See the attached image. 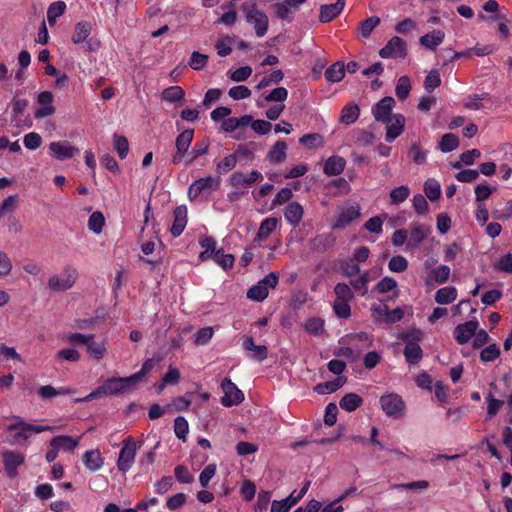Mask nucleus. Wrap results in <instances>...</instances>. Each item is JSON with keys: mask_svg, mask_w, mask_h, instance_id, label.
Wrapping results in <instances>:
<instances>
[{"mask_svg": "<svg viewBox=\"0 0 512 512\" xmlns=\"http://www.w3.org/2000/svg\"><path fill=\"white\" fill-rule=\"evenodd\" d=\"M262 179V174L257 170L251 171L248 175L237 171L230 176L229 183L234 187L241 188L250 186L255 182L261 181Z\"/></svg>", "mask_w": 512, "mask_h": 512, "instance_id": "nucleus-19", "label": "nucleus"}, {"mask_svg": "<svg viewBox=\"0 0 512 512\" xmlns=\"http://www.w3.org/2000/svg\"><path fill=\"white\" fill-rule=\"evenodd\" d=\"M2 457L4 468L8 477L15 478L18 474L17 468L21 466L25 461L24 455L19 452L7 450L2 453Z\"/></svg>", "mask_w": 512, "mask_h": 512, "instance_id": "nucleus-15", "label": "nucleus"}, {"mask_svg": "<svg viewBox=\"0 0 512 512\" xmlns=\"http://www.w3.org/2000/svg\"><path fill=\"white\" fill-rule=\"evenodd\" d=\"M424 192L429 200L436 201L441 195L440 184L435 179H428L424 184Z\"/></svg>", "mask_w": 512, "mask_h": 512, "instance_id": "nucleus-49", "label": "nucleus"}, {"mask_svg": "<svg viewBox=\"0 0 512 512\" xmlns=\"http://www.w3.org/2000/svg\"><path fill=\"white\" fill-rule=\"evenodd\" d=\"M459 138L453 133H446L441 137L439 142V149L448 153L459 147Z\"/></svg>", "mask_w": 512, "mask_h": 512, "instance_id": "nucleus-43", "label": "nucleus"}, {"mask_svg": "<svg viewBox=\"0 0 512 512\" xmlns=\"http://www.w3.org/2000/svg\"><path fill=\"white\" fill-rule=\"evenodd\" d=\"M299 142L308 149H316L324 145L323 137L319 133L305 134L299 139Z\"/></svg>", "mask_w": 512, "mask_h": 512, "instance_id": "nucleus-45", "label": "nucleus"}, {"mask_svg": "<svg viewBox=\"0 0 512 512\" xmlns=\"http://www.w3.org/2000/svg\"><path fill=\"white\" fill-rule=\"evenodd\" d=\"M193 136V129H187L177 136L175 141L177 151L172 157L173 164H179L184 160V157L188 153V149L193 141Z\"/></svg>", "mask_w": 512, "mask_h": 512, "instance_id": "nucleus-12", "label": "nucleus"}, {"mask_svg": "<svg viewBox=\"0 0 512 512\" xmlns=\"http://www.w3.org/2000/svg\"><path fill=\"white\" fill-rule=\"evenodd\" d=\"M284 78V74L281 70H274L269 75L263 77L260 82L256 85V90H261L263 88L268 87L271 84H277L282 81Z\"/></svg>", "mask_w": 512, "mask_h": 512, "instance_id": "nucleus-52", "label": "nucleus"}, {"mask_svg": "<svg viewBox=\"0 0 512 512\" xmlns=\"http://www.w3.org/2000/svg\"><path fill=\"white\" fill-rule=\"evenodd\" d=\"M278 226V219L276 217L265 218L258 229L256 234L257 240H265L273 233Z\"/></svg>", "mask_w": 512, "mask_h": 512, "instance_id": "nucleus-34", "label": "nucleus"}, {"mask_svg": "<svg viewBox=\"0 0 512 512\" xmlns=\"http://www.w3.org/2000/svg\"><path fill=\"white\" fill-rule=\"evenodd\" d=\"M345 165L346 161L343 157L331 156L326 160L323 171L328 176H336L344 171Z\"/></svg>", "mask_w": 512, "mask_h": 512, "instance_id": "nucleus-28", "label": "nucleus"}, {"mask_svg": "<svg viewBox=\"0 0 512 512\" xmlns=\"http://www.w3.org/2000/svg\"><path fill=\"white\" fill-rule=\"evenodd\" d=\"M345 381L342 378H337L332 381L319 383L314 387V391L318 394H330L344 385Z\"/></svg>", "mask_w": 512, "mask_h": 512, "instance_id": "nucleus-41", "label": "nucleus"}, {"mask_svg": "<svg viewBox=\"0 0 512 512\" xmlns=\"http://www.w3.org/2000/svg\"><path fill=\"white\" fill-rule=\"evenodd\" d=\"M388 268L392 272H404L408 268V261L401 255L393 256L388 263Z\"/></svg>", "mask_w": 512, "mask_h": 512, "instance_id": "nucleus-64", "label": "nucleus"}, {"mask_svg": "<svg viewBox=\"0 0 512 512\" xmlns=\"http://www.w3.org/2000/svg\"><path fill=\"white\" fill-rule=\"evenodd\" d=\"M86 347L90 355L97 360L102 359L106 353L105 343L96 341L94 335H91Z\"/></svg>", "mask_w": 512, "mask_h": 512, "instance_id": "nucleus-42", "label": "nucleus"}, {"mask_svg": "<svg viewBox=\"0 0 512 512\" xmlns=\"http://www.w3.org/2000/svg\"><path fill=\"white\" fill-rule=\"evenodd\" d=\"M37 103L41 107L35 111V118L41 119L55 113V107L53 106V94L50 91H43L39 93Z\"/></svg>", "mask_w": 512, "mask_h": 512, "instance_id": "nucleus-17", "label": "nucleus"}, {"mask_svg": "<svg viewBox=\"0 0 512 512\" xmlns=\"http://www.w3.org/2000/svg\"><path fill=\"white\" fill-rule=\"evenodd\" d=\"M219 186V179L211 176L200 178L192 182L188 188V197L190 200H195L202 194H210Z\"/></svg>", "mask_w": 512, "mask_h": 512, "instance_id": "nucleus-9", "label": "nucleus"}, {"mask_svg": "<svg viewBox=\"0 0 512 512\" xmlns=\"http://www.w3.org/2000/svg\"><path fill=\"white\" fill-rule=\"evenodd\" d=\"M411 83L408 76H401L396 84L395 93L400 100H405L410 93Z\"/></svg>", "mask_w": 512, "mask_h": 512, "instance_id": "nucleus-53", "label": "nucleus"}, {"mask_svg": "<svg viewBox=\"0 0 512 512\" xmlns=\"http://www.w3.org/2000/svg\"><path fill=\"white\" fill-rule=\"evenodd\" d=\"M362 402L363 399L358 394L348 393L341 398L339 406L348 412H352L356 410Z\"/></svg>", "mask_w": 512, "mask_h": 512, "instance_id": "nucleus-38", "label": "nucleus"}, {"mask_svg": "<svg viewBox=\"0 0 512 512\" xmlns=\"http://www.w3.org/2000/svg\"><path fill=\"white\" fill-rule=\"evenodd\" d=\"M441 84L440 74L437 70H431L425 77L424 88L428 93L433 92Z\"/></svg>", "mask_w": 512, "mask_h": 512, "instance_id": "nucleus-55", "label": "nucleus"}, {"mask_svg": "<svg viewBox=\"0 0 512 512\" xmlns=\"http://www.w3.org/2000/svg\"><path fill=\"white\" fill-rule=\"evenodd\" d=\"M91 33V24L89 22H78L75 25L74 33L72 35V42L75 44L82 43Z\"/></svg>", "mask_w": 512, "mask_h": 512, "instance_id": "nucleus-40", "label": "nucleus"}, {"mask_svg": "<svg viewBox=\"0 0 512 512\" xmlns=\"http://www.w3.org/2000/svg\"><path fill=\"white\" fill-rule=\"evenodd\" d=\"M232 42H233V39L230 37L226 36V37L220 38L215 44V49L217 51V54L220 57L228 56L232 52V46H231Z\"/></svg>", "mask_w": 512, "mask_h": 512, "instance_id": "nucleus-63", "label": "nucleus"}, {"mask_svg": "<svg viewBox=\"0 0 512 512\" xmlns=\"http://www.w3.org/2000/svg\"><path fill=\"white\" fill-rule=\"evenodd\" d=\"M214 261L224 270H228L233 267L235 259L232 254H225L223 249H218L215 254Z\"/></svg>", "mask_w": 512, "mask_h": 512, "instance_id": "nucleus-57", "label": "nucleus"}, {"mask_svg": "<svg viewBox=\"0 0 512 512\" xmlns=\"http://www.w3.org/2000/svg\"><path fill=\"white\" fill-rule=\"evenodd\" d=\"M189 431V425L187 420L178 416L174 420V433L178 439L185 440Z\"/></svg>", "mask_w": 512, "mask_h": 512, "instance_id": "nucleus-60", "label": "nucleus"}, {"mask_svg": "<svg viewBox=\"0 0 512 512\" xmlns=\"http://www.w3.org/2000/svg\"><path fill=\"white\" fill-rule=\"evenodd\" d=\"M457 297V290L453 286H446L439 289L435 294V301L441 305L452 303Z\"/></svg>", "mask_w": 512, "mask_h": 512, "instance_id": "nucleus-37", "label": "nucleus"}, {"mask_svg": "<svg viewBox=\"0 0 512 512\" xmlns=\"http://www.w3.org/2000/svg\"><path fill=\"white\" fill-rule=\"evenodd\" d=\"M174 221L170 228L173 237H178L184 231L187 224V208L183 205L177 206L173 212Z\"/></svg>", "mask_w": 512, "mask_h": 512, "instance_id": "nucleus-24", "label": "nucleus"}, {"mask_svg": "<svg viewBox=\"0 0 512 512\" xmlns=\"http://www.w3.org/2000/svg\"><path fill=\"white\" fill-rule=\"evenodd\" d=\"M13 418L16 419V422L7 427L8 442L11 445H24L32 435L30 423L21 420L19 416H13Z\"/></svg>", "mask_w": 512, "mask_h": 512, "instance_id": "nucleus-6", "label": "nucleus"}, {"mask_svg": "<svg viewBox=\"0 0 512 512\" xmlns=\"http://www.w3.org/2000/svg\"><path fill=\"white\" fill-rule=\"evenodd\" d=\"M410 195V189L406 185H401L391 190L389 197L393 205H398L404 202Z\"/></svg>", "mask_w": 512, "mask_h": 512, "instance_id": "nucleus-47", "label": "nucleus"}, {"mask_svg": "<svg viewBox=\"0 0 512 512\" xmlns=\"http://www.w3.org/2000/svg\"><path fill=\"white\" fill-rule=\"evenodd\" d=\"M105 219L101 212H93L88 220V228L92 232L99 234L104 226Z\"/></svg>", "mask_w": 512, "mask_h": 512, "instance_id": "nucleus-58", "label": "nucleus"}, {"mask_svg": "<svg viewBox=\"0 0 512 512\" xmlns=\"http://www.w3.org/2000/svg\"><path fill=\"white\" fill-rule=\"evenodd\" d=\"M345 76V65L341 61L329 66L325 71V78L329 82H339Z\"/></svg>", "mask_w": 512, "mask_h": 512, "instance_id": "nucleus-36", "label": "nucleus"}, {"mask_svg": "<svg viewBox=\"0 0 512 512\" xmlns=\"http://www.w3.org/2000/svg\"><path fill=\"white\" fill-rule=\"evenodd\" d=\"M160 442H157L156 445L149 451L143 453L139 458V467L142 471L148 472L150 467L155 461L156 453L155 450L159 447Z\"/></svg>", "mask_w": 512, "mask_h": 512, "instance_id": "nucleus-50", "label": "nucleus"}, {"mask_svg": "<svg viewBox=\"0 0 512 512\" xmlns=\"http://www.w3.org/2000/svg\"><path fill=\"white\" fill-rule=\"evenodd\" d=\"M379 402L388 417L399 419L404 416L405 403L400 395L396 393L386 394L380 397Z\"/></svg>", "mask_w": 512, "mask_h": 512, "instance_id": "nucleus-5", "label": "nucleus"}, {"mask_svg": "<svg viewBox=\"0 0 512 512\" xmlns=\"http://www.w3.org/2000/svg\"><path fill=\"white\" fill-rule=\"evenodd\" d=\"M134 378L129 377H112L105 381L103 385L92 391L89 395L76 399V402H87L102 396L118 395L132 385H134Z\"/></svg>", "mask_w": 512, "mask_h": 512, "instance_id": "nucleus-1", "label": "nucleus"}, {"mask_svg": "<svg viewBox=\"0 0 512 512\" xmlns=\"http://www.w3.org/2000/svg\"><path fill=\"white\" fill-rule=\"evenodd\" d=\"M185 91L180 86H171L162 91L161 98L167 102H177L184 99Z\"/></svg>", "mask_w": 512, "mask_h": 512, "instance_id": "nucleus-44", "label": "nucleus"}, {"mask_svg": "<svg viewBox=\"0 0 512 512\" xmlns=\"http://www.w3.org/2000/svg\"><path fill=\"white\" fill-rule=\"evenodd\" d=\"M361 208L358 204H348L340 208V212L333 223V228L343 229L352 221L360 217Z\"/></svg>", "mask_w": 512, "mask_h": 512, "instance_id": "nucleus-11", "label": "nucleus"}, {"mask_svg": "<svg viewBox=\"0 0 512 512\" xmlns=\"http://www.w3.org/2000/svg\"><path fill=\"white\" fill-rule=\"evenodd\" d=\"M303 214V207L298 202L289 203L284 210V217L286 221L293 227H297L300 224Z\"/></svg>", "mask_w": 512, "mask_h": 512, "instance_id": "nucleus-25", "label": "nucleus"}, {"mask_svg": "<svg viewBox=\"0 0 512 512\" xmlns=\"http://www.w3.org/2000/svg\"><path fill=\"white\" fill-rule=\"evenodd\" d=\"M66 9V4L63 1H56L50 4L47 9V19L50 25L56 22V19L60 17Z\"/></svg>", "mask_w": 512, "mask_h": 512, "instance_id": "nucleus-48", "label": "nucleus"}, {"mask_svg": "<svg viewBox=\"0 0 512 512\" xmlns=\"http://www.w3.org/2000/svg\"><path fill=\"white\" fill-rule=\"evenodd\" d=\"M345 0H337L332 4H324L320 6L319 21L328 23L335 19L344 9Z\"/></svg>", "mask_w": 512, "mask_h": 512, "instance_id": "nucleus-21", "label": "nucleus"}, {"mask_svg": "<svg viewBox=\"0 0 512 512\" xmlns=\"http://www.w3.org/2000/svg\"><path fill=\"white\" fill-rule=\"evenodd\" d=\"M74 391L68 388L56 389L51 385H45L39 388L38 394L42 399H50L58 395L71 394Z\"/></svg>", "mask_w": 512, "mask_h": 512, "instance_id": "nucleus-46", "label": "nucleus"}, {"mask_svg": "<svg viewBox=\"0 0 512 512\" xmlns=\"http://www.w3.org/2000/svg\"><path fill=\"white\" fill-rule=\"evenodd\" d=\"M407 55V48L405 41L398 37H392L387 44L380 49L379 56L381 58H405Z\"/></svg>", "mask_w": 512, "mask_h": 512, "instance_id": "nucleus-10", "label": "nucleus"}, {"mask_svg": "<svg viewBox=\"0 0 512 512\" xmlns=\"http://www.w3.org/2000/svg\"><path fill=\"white\" fill-rule=\"evenodd\" d=\"M237 164L236 154L226 156L221 162L217 163L216 170L218 174H226L231 171Z\"/></svg>", "mask_w": 512, "mask_h": 512, "instance_id": "nucleus-59", "label": "nucleus"}, {"mask_svg": "<svg viewBox=\"0 0 512 512\" xmlns=\"http://www.w3.org/2000/svg\"><path fill=\"white\" fill-rule=\"evenodd\" d=\"M335 301H351L354 297L352 289L345 283H338L334 288Z\"/></svg>", "mask_w": 512, "mask_h": 512, "instance_id": "nucleus-56", "label": "nucleus"}, {"mask_svg": "<svg viewBox=\"0 0 512 512\" xmlns=\"http://www.w3.org/2000/svg\"><path fill=\"white\" fill-rule=\"evenodd\" d=\"M214 330L212 327H204L198 330L194 336V343L197 346H203L208 344L212 339Z\"/></svg>", "mask_w": 512, "mask_h": 512, "instance_id": "nucleus-61", "label": "nucleus"}, {"mask_svg": "<svg viewBox=\"0 0 512 512\" xmlns=\"http://www.w3.org/2000/svg\"><path fill=\"white\" fill-rule=\"evenodd\" d=\"M252 121L251 115H243L240 118L231 117L223 120L221 128L225 132H233L239 128L248 126Z\"/></svg>", "mask_w": 512, "mask_h": 512, "instance_id": "nucleus-29", "label": "nucleus"}, {"mask_svg": "<svg viewBox=\"0 0 512 512\" xmlns=\"http://www.w3.org/2000/svg\"><path fill=\"white\" fill-rule=\"evenodd\" d=\"M287 157V144L284 141H277L267 154V159L273 164H280Z\"/></svg>", "mask_w": 512, "mask_h": 512, "instance_id": "nucleus-31", "label": "nucleus"}, {"mask_svg": "<svg viewBox=\"0 0 512 512\" xmlns=\"http://www.w3.org/2000/svg\"><path fill=\"white\" fill-rule=\"evenodd\" d=\"M384 123L386 124V141L392 142L402 134L405 118L401 114H396L389 119V122Z\"/></svg>", "mask_w": 512, "mask_h": 512, "instance_id": "nucleus-22", "label": "nucleus"}, {"mask_svg": "<svg viewBox=\"0 0 512 512\" xmlns=\"http://www.w3.org/2000/svg\"><path fill=\"white\" fill-rule=\"evenodd\" d=\"M242 346L245 350L252 352L248 355L249 358L258 362L264 361L268 356L267 347L265 345H256L251 336L245 335L242 337Z\"/></svg>", "mask_w": 512, "mask_h": 512, "instance_id": "nucleus-20", "label": "nucleus"}, {"mask_svg": "<svg viewBox=\"0 0 512 512\" xmlns=\"http://www.w3.org/2000/svg\"><path fill=\"white\" fill-rule=\"evenodd\" d=\"M360 115V109L357 104L349 103L342 108L339 121L345 125L353 124Z\"/></svg>", "mask_w": 512, "mask_h": 512, "instance_id": "nucleus-32", "label": "nucleus"}, {"mask_svg": "<svg viewBox=\"0 0 512 512\" xmlns=\"http://www.w3.org/2000/svg\"><path fill=\"white\" fill-rule=\"evenodd\" d=\"M78 444V439H74L67 435L56 436L50 441L51 447H56L58 450L63 449L66 451H73L78 446Z\"/></svg>", "mask_w": 512, "mask_h": 512, "instance_id": "nucleus-33", "label": "nucleus"}, {"mask_svg": "<svg viewBox=\"0 0 512 512\" xmlns=\"http://www.w3.org/2000/svg\"><path fill=\"white\" fill-rule=\"evenodd\" d=\"M208 59V55L194 51L190 56L188 65L193 70L200 71L207 65Z\"/></svg>", "mask_w": 512, "mask_h": 512, "instance_id": "nucleus-54", "label": "nucleus"}, {"mask_svg": "<svg viewBox=\"0 0 512 512\" xmlns=\"http://www.w3.org/2000/svg\"><path fill=\"white\" fill-rule=\"evenodd\" d=\"M123 446L120 450L119 457L117 460V468L121 472H127L131 469L136 452H137V443L132 437H127L123 440Z\"/></svg>", "mask_w": 512, "mask_h": 512, "instance_id": "nucleus-7", "label": "nucleus"}, {"mask_svg": "<svg viewBox=\"0 0 512 512\" xmlns=\"http://www.w3.org/2000/svg\"><path fill=\"white\" fill-rule=\"evenodd\" d=\"M49 152L55 159L63 161L74 157L79 153V149L70 145L68 142L57 141L49 144Z\"/></svg>", "mask_w": 512, "mask_h": 512, "instance_id": "nucleus-14", "label": "nucleus"}, {"mask_svg": "<svg viewBox=\"0 0 512 512\" xmlns=\"http://www.w3.org/2000/svg\"><path fill=\"white\" fill-rule=\"evenodd\" d=\"M246 18L247 22L253 25L255 33L258 37H263L266 34L269 20L264 12L253 7L250 11L247 12Z\"/></svg>", "mask_w": 512, "mask_h": 512, "instance_id": "nucleus-13", "label": "nucleus"}, {"mask_svg": "<svg viewBox=\"0 0 512 512\" xmlns=\"http://www.w3.org/2000/svg\"><path fill=\"white\" fill-rule=\"evenodd\" d=\"M336 243L333 233L319 234L310 240V249L317 253H324Z\"/></svg>", "mask_w": 512, "mask_h": 512, "instance_id": "nucleus-23", "label": "nucleus"}, {"mask_svg": "<svg viewBox=\"0 0 512 512\" xmlns=\"http://www.w3.org/2000/svg\"><path fill=\"white\" fill-rule=\"evenodd\" d=\"M83 463L85 467L91 472H96L100 470L104 464V459L101 456L99 450H89L86 451L83 455Z\"/></svg>", "mask_w": 512, "mask_h": 512, "instance_id": "nucleus-27", "label": "nucleus"}, {"mask_svg": "<svg viewBox=\"0 0 512 512\" xmlns=\"http://www.w3.org/2000/svg\"><path fill=\"white\" fill-rule=\"evenodd\" d=\"M478 328L477 320H470L459 324L454 329V338L459 344H466L476 333Z\"/></svg>", "mask_w": 512, "mask_h": 512, "instance_id": "nucleus-18", "label": "nucleus"}, {"mask_svg": "<svg viewBox=\"0 0 512 512\" xmlns=\"http://www.w3.org/2000/svg\"><path fill=\"white\" fill-rule=\"evenodd\" d=\"M422 337V331L415 328L403 332L398 336V338L405 343L403 354L409 365H417L423 357V351L419 345Z\"/></svg>", "mask_w": 512, "mask_h": 512, "instance_id": "nucleus-2", "label": "nucleus"}, {"mask_svg": "<svg viewBox=\"0 0 512 512\" xmlns=\"http://www.w3.org/2000/svg\"><path fill=\"white\" fill-rule=\"evenodd\" d=\"M380 24L378 16H371L360 23L359 31L363 38H368L372 31Z\"/></svg>", "mask_w": 512, "mask_h": 512, "instance_id": "nucleus-51", "label": "nucleus"}, {"mask_svg": "<svg viewBox=\"0 0 512 512\" xmlns=\"http://www.w3.org/2000/svg\"><path fill=\"white\" fill-rule=\"evenodd\" d=\"M78 279V271L71 265H66L60 274L48 279V287L54 292H64L71 289Z\"/></svg>", "mask_w": 512, "mask_h": 512, "instance_id": "nucleus-3", "label": "nucleus"}, {"mask_svg": "<svg viewBox=\"0 0 512 512\" xmlns=\"http://www.w3.org/2000/svg\"><path fill=\"white\" fill-rule=\"evenodd\" d=\"M221 389L224 395L220 402L224 407L239 405L244 400L243 392L229 378L222 380Z\"/></svg>", "mask_w": 512, "mask_h": 512, "instance_id": "nucleus-8", "label": "nucleus"}, {"mask_svg": "<svg viewBox=\"0 0 512 512\" xmlns=\"http://www.w3.org/2000/svg\"><path fill=\"white\" fill-rule=\"evenodd\" d=\"M278 275L274 272L269 273L257 284L253 285L247 291V298L253 301L261 302L267 298L269 289H273L278 284Z\"/></svg>", "mask_w": 512, "mask_h": 512, "instance_id": "nucleus-4", "label": "nucleus"}, {"mask_svg": "<svg viewBox=\"0 0 512 512\" xmlns=\"http://www.w3.org/2000/svg\"><path fill=\"white\" fill-rule=\"evenodd\" d=\"M395 105V101L392 97H384L372 109L373 116L376 121H380L382 123L389 122V119L392 117L391 112Z\"/></svg>", "mask_w": 512, "mask_h": 512, "instance_id": "nucleus-16", "label": "nucleus"}, {"mask_svg": "<svg viewBox=\"0 0 512 512\" xmlns=\"http://www.w3.org/2000/svg\"><path fill=\"white\" fill-rule=\"evenodd\" d=\"M445 38V34L441 30H433L430 33H427L420 37L419 42L422 46L435 50L437 46H439Z\"/></svg>", "mask_w": 512, "mask_h": 512, "instance_id": "nucleus-30", "label": "nucleus"}, {"mask_svg": "<svg viewBox=\"0 0 512 512\" xmlns=\"http://www.w3.org/2000/svg\"><path fill=\"white\" fill-rule=\"evenodd\" d=\"M209 141L203 140L201 142H197L192 150L188 153V157L185 159V165H191L198 157L205 155L208 152Z\"/></svg>", "mask_w": 512, "mask_h": 512, "instance_id": "nucleus-39", "label": "nucleus"}, {"mask_svg": "<svg viewBox=\"0 0 512 512\" xmlns=\"http://www.w3.org/2000/svg\"><path fill=\"white\" fill-rule=\"evenodd\" d=\"M429 229L422 224L413 223L411 225L407 248H416L425 239Z\"/></svg>", "mask_w": 512, "mask_h": 512, "instance_id": "nucleus-26", "label": "nucleus"}, {"mask_svg": "<svg viewBox=\"0 0 512 512\" xmlns=\"http://www.w3.org/2000/svg\"><path fill=\"white\" fill-rule=\"evenodd\" d=\"M450 276V268L447 265H440L435 269H432L430 271V274L426 280V283L432 284L433 282H436L438 284L445 283Z\"/></svg>", "mask_w": 512, "mask_h": 512, "instance_id": "nucleus-35", "label": "nucleus"}, {"mask_svg": "<svg viewBox=\"0 0 512 512\" xmlns=\"http://www.w3.org/2000/svg\"><path fill=\"white\" fill-rule=\"evenodd\" d=\"M114 149L117 151L119 157L124 159L129 152V144L126 137L115 134L113 137Z\"/></svg>", "mask_w": 512, "mask_h": 512, "instance_id": "nucleus-62", "label": "nucleus"}]
</instances>
